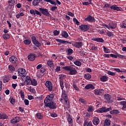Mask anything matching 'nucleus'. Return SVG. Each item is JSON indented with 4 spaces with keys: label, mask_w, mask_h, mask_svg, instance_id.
<instances>
[{
    "label": "nucleus",
    "mask_w": 126,
    "mask_h": 126,
    "mask_svg": "<svg viewBox=\"0 0 126 126\" xmlns=\"http://www.w3.org/2000/svg\"><path fill=\"white\" fill-rule=\"evenodd\" d=\"M50 116L52 118H57V117H58V114H57V113L53 112V113H51Z\"/></svg>",
    "instance_id": "13d9d810"
},
{
    "label": "nucleus",
    "mask_w": 126,
    "mask_h": 126,
    "mask_svg": "<svg viewBox=\"0 0 126 126\" xmlns=\"http://www.w3.org/2000/svg\"><path fill=\"white\" fill-rule=\"evenodd\" d=\"M108 26L111 28V29H115L117 27V24L114 22H110L108 24Z\"/></svg>",
    "instance_id": "393cba45"
},
{
    "label": "nucleus",
    "mask_w": 126,
    "mask_h": 126,
    "mask_svg": "<svg viewBox=\"0 0 126 126\" xmlns=\"http://www.w3.org/2000/svg\"><path fill=\"white\" fill-rule=\"evenodd\" d=\"M66 53L67 56H71L73 54V50L71 48L67 49Z\"/></svg>",
    "instance_id": "c85d7f7f"
},
{
    "label": "nucleus",
    "mask_w": 126,
    "mask_h": 126,
    "mask_svg": "<svg viewBox=\"0 0 126 126\" xmlns=\"http://www.w3.org/2000/svg\"><path fill=\"white\" fill-rule=\"evenodd\" d=\"M88 112H89L90 113H91L92 112H93L94 111V107L91 105H89L88 107V108L87 109Z\"/></svg>",
    "instance_id": "e433bc0d"
},
{
    "label": "nucleus",
    "mask_w": 126,
    "mask_h": 126,
    "mask_svg": "<svg viewBox=\"0 0 126 126\" xmlns=\"http://www.w3.org/2000/svg\"><path fill=\"white\" fill-rule=\"evenodd\" d=\"M79 28L82 32H86L88 31L89 30V28H90L89 26L87 25H81L79 26Z\"/></svg>",
    "instance_id": "1a4fd4ad"
},
{
    "label": "nucleus",
    "mask_w": 126,
    "mask_h": 126,
    "mask_svg": "<svg viewBox=\"0 0 126 126\" xmlns=\"http://www.w3.org/2000/svg\"><path fill=\"white\" fill-rule=\"evenodd\" d=\"M39 15L40 16H42V14L39 11L37 10H35V15Z\"/></svg>",
    "instance_id": "052dcab7"
},
{
    "label": "nucleus",
    "mask_w": 126,
    "mask_h": 126,
    "mask_svg": "<svg viewBox=\"0 0 126 126\" xmlns=\"http://www.w3.org/2000/svg\"><path fill=\"white\" fill-rule=\"evenodd\" d=\"M92 41H95V42H98V43H103L104 40L102 38L100 37H94L92 38Z\"/></svg>",
    "instance_id": "6ab92c4d"
},
{
    "label": "nucleus",
    "mask_w": 126,
    "mask_h": 126,
    "mask_svg": "<svg viewBox=\"0 0 126 126\" xmlns=\"http://www.w3.org/2000/svg\"><path fill=\"white\" fill-rule=\"evenodd\" d=\"M31 84L33 86H37V81L35 79H33L32 80Z\"/></svg>",
    "instance_id": "a19ab883"
},
{
    "label": "nucleus",
    "mask_w": 126,
    "mask_h": 126,
    "mask_svg": "<svg viewBox=\"0 0 126 126\" xmlns=\"http://www.w3.org/2000/svg\"><path fill=\"white\" fill-rule=\"evenodd\" d=\"M54 64V63H53V61H49L47 62V65L49 66H52Z\"/></svg>",
    "instance_id": "6e6d98bb"
},
{
    "label": "nucleus",
    "mask_w": 126,
    "mask_h": 126,
    "mask_svg": "<svg viewBox=\"0 0 126 126\" xmlns=\"http://www.w3.org/2000/svg\"><path fill=\"white\" fill-rule=\"evenodd\" d=\"M63 69L66 71H69L70 75H75L77 73V71L75 68L73 67V65L65 66L63 67Z\"/></svg>",
    "instance_id": "f257e3e1"
},
{
    "label": "nucleus",
    "mask_w": 126,
    "mask_h": 126,
    "mask_svg": "<svg viewBox=\"0 0 126 126\" xmlns=\"http://www.w3.org/2000/svg\"><path fill=\"white\" fill-rule=\"evenodd\" d=\"M44 104L45 107H48V108L51 109H55L57 107V103L55 102V101L45 102Z\"/></svg>",
    "instance_id": "f03ea898"
},
{
    "label": "nucleus",
    "mask_w": 126,
    "mask_h": 126,
    "mask_svg": "<svg viewBox=\"0 0 126 126\" xmlns=\"http://www.w3.org/2000/svg\"><path fill=\"white\" fill-rule=\"evenodd\" d=\"M56 41H57V42H59V43H61V44H69V45H71V42H68L66 40L56 39Z\"/></svg>",
    "instance_id": "5701e85b"
},
{
    "label": "nucleus",
    "mask_w": 126,
    "mask_h": 126,
    "mask_svg": "<svg viewBox=\"0 0 126 126\" xmlns=\"http://www.w3.org/2000/svg\"><path fill=\"white\" fill-rule=\"evenodd\" d=\"M9 81V77L8 76H5L3 79V83H6Z\"/></svg>",
    "instance_id": "de8ad7c7"
},
{
    "label": "nucleus",
    "mask_w": 126,
    "mask_h": 126,
    "mask_svg": "<svg viewBox=\"0 0 126 126\" xmlns=\"http://www.w3.org/2000/svg\"><path fill=\"white\" fill-rule=\"evenodd\" d=\"M100 123V120H99V118L96 117H94L93 120V124L94 126H98Z\"/></svg>",
    "instance_id": "dca6fc26"
},
{
    "label": "nucleus",
    "mask_w": 126,
    "mask_h": 126,
    "mask_svg": "<svg viewBox=\"0 0 126 126\" xmlns=\"http://www.w3.org/2000/svg\"><path fill=\"white\" fill-rule=\"evenodd\" d=\"M104 98L105 100H106V103H110L111 102V98L112 97L111 96V95L109 94H106L104 95Z\"/></svg>",
    "instance_id": "4be33fe9"
},
{
    "label": "nucleus",
    "mask_w": 126,
    "mask_h": 126,
    "mask_svg": "<svg viewBox=\"0 0 126 126\" xmlns=\"http://www.w3.org/2000/svg\"><path fill=\"white\" fill-rule=\"evenodd\" d=\"M113 69L115 71H117V72H121L122 73H125L126 72V69H124L122 68L120 69V68H114Z\"/></svg>",
    "instance_id": "bb28decb"
},
{
    "label": "nucleus",
    "mask_w": 126,
    "mask_h": 126,
    "mask_svg": "<svg viewBox=\"0 0 126 126\" xmlns=\"http://www.w3.org/2000/svg\"><path fill=\"white\" fill-rule=\"evenodd\" d=\"M55 71L57 72H59V71H61V66H57V68L55 69Z\"/></svg>",
    "instance_id": "69168bd1"
},
{
    "label": "nucleus",
    "mask_w": 126,
    "mask_h": 126,
    "mask_svg": "<svg viewBox=\"0 0 126 126\" xmlns=\"http://www.w3.org/2000/svg\"><path fill=\"white\" fill-rule=\"evenodd\" d=\"M66 58L69 61H72V60H73V57H72V56H71L70 55H69V56H67Z\"/></svg>",
    "instance_id": "338daca9"
},
{
    "label": "nucleus",
    "mask_w": 126,
    "mask_h": 126,
    "mask_svg": "<svg viewBox=\"0 0 126 126\" xmlns=\"http://www.w3.org/2000/svg\"><path fill=\"white\" fill-rule=\"evenodd\" d=\"M42 66L43 65H42V64H39L36 66V69H40V68H41Z\"/></svg>",
    "instance_id": "774afa93"
},
{
    "label": "nucleus",
    "mask_w": 126,
    "mask_h": 126,
    "mask_svg": "<svg viewBox=\"0 0 126 126\" xmlns=\"http://www.w3.org/2000/svg\"><path fill=\"white\" fill-rule=\"evenodd\" d=\"M84 77L87 80H89L91 79V75H90V74H84Z\"/></svg>",
    "instance_id": "72a5a7b5"
},
{
    "label": "nucleus",
    "mask_w": 126,
    "mask_h": 126,
    "mask_svg": "<svg viewBox=\"0 0 126 126\" xmlns=\"http://www.w3.org/2000/svg\"><path fill=\"white\" fill-rule=\"evenodd\" d=\"M39 10L41 12V13L43 14V15H45V16H50V15H51V14L49 12V10H48L47 9L39 8Z\"/></svg>",
    "instance_id": "6e6552de"
},
{
    "label": "nucleus",
    "mask_w": 126,
    "mask_h": 126,
    "mask_svg": "<svg viewBox=\"0 0 126 126\" xmlns=\"http://www.w3.org/2000/svg\"><path fill=\"white\" fill-rule=\"evenodd\" d=\"M1 119H3V120H5V119H7V116L5 114H1Z\"/></svg>",
    "instance_id": "e2e57ef3"
},
{
    "label": "nucleus",
    "mask_w": 126,
    "mask_h": 126,
    "mask_svg": "<svg viewBox=\"0 0 126 126\" xmlns=\"http://www.w3.org/2000/svg\"><path fill=\"white\" fill-rule=\"evenodd\" d=\"M21 118L18 116H16L11 120V124H16L19 122H20Z\"/></svg>",
    "instance_id": "4468645a"
},
{
    "label": "nucleus",
    "mask_w": 126,
    "mask_h": 126,
    "mask_svg": "<svg viewBox=\"0 0 126 126\" xmlns=\"http://www.w3.org/2000/svg\"><path fill=\"white\" fill-rule=\"evenodd\" d=\"M107 74H108V75H111V76H115V75H116V73L111 71H108Z\"/></svg>",
    "instance_id": "49530a36"
},
{
    "label": "nucleus",
    "mask_w": 126,
    "mask_h": 126,
    "mask_svg": "<svg viewBox=\"0 0 126 126\" xmlns=\"http://www.w3.org/2000/svg\"><path fill=\"white\" fill-rule=\"evenodd\" d=\"M36 117L37 118V119H38V120H42V119L44 118V116H43V115H42V113H37L36 114Z\"/></svg>",
    "instance_id": "7c9ffc66"
},
{
    "label": "nucleus",
    "mask_w": 126,
    "mask_h": 126,
    "mask_svg": "<svg viewBox=\"0 0 126 126\" xmlns=\"http://www.w3.org/2000/svg\"><path fill=\"white\" fill-rule=\"evenodd\" d=\"M116 55H117V57H118L120 59H124L125 58V55H122L118 53H116Z\"/></svg>",
    "instance_id": "bf43d9fd"
},
{
    "label": "nucleus",
    "mask_w": 126,
    "mask_h": 126,
    "mask_svg": "<svg viewBox=\"0 0 126 126\" xmlns=\"http://www.w3.org/2000/svg\"><path fill=\"white\" fill-rule=\"evenodd\" d=\"M32 41L33 45H34V46H36V47H37V48H40L41 45V43L39 42L37 40L36 36H33L32 37Z\"/></svg>",
    "instance_id": "0eeeda50"
},
{
    "label": "nucleus",
    "mask_w": 126,
    "mask_h": 126,
    "mask_svg": "<svg viewBox=\"0 0 126 126\" xmlns=\"http://www.w3.org/2000/svg\"><path fill=\"white\" fill-rule=\"evenodd\" d=\"M83 46V43L82 42H76L74 44V47L77 48L78 49H80Z\"/></svg>",
    "instance_id": "aec40b11"
},
{
    "label": "nucleus",
    "mask_w": 126,
    "mask_h": 126,
    "mask_svg": "<svg viewBox=\"0 0 126 126\" xmlns=\"http://www.w3.org/2000/svg\"><path fill=\"white\" fill-rule=\"evenodd\" d=\"M65 77V75L62 74L60 75L59 77V80L60 81H63V79H64V78Z\"/></svg>",
    "instance_id": "3c124183"
},
{
    "label": "nucleus",
    "mask_w": 126,
    "mask_h": 126,
    "mask_svg": "<svg viewBox=\"0 0 126 126\" xmlns=\"http://www.w3.org/2000/svg\"><path fill=\"white\" fill-rule=\"evenodd\" d=\"M88 124H89V122H88V120L86 119L84 121L83 126H87Z\"/></svg>",
    "instance_id": "0e129e2a"
},
{
    "label": "nucleus",
    "mask_w": 126,
    "mask_h": 126,
    "mask_svg": "<svg viewBox=\"0 0 126 126\" xmlns=\"http://www.w3.org/2000/svg\"><path fill=\"white\" fill-rule=\"evenodd\" d=\"M73 88L76 90V91H79V89L78 87H77V85L75 84V83H74L72 85Z\"/></svg>",
    "instance_id": "8fccbe9b"
},
{
    "label": "nucleus",
    "mask_w": 126,
    "mask_h": 126,
    "mask_svg": "<svg viewBox=\"0 0 126 126\" xmlns=\"http://www.w3.org/2000/svg\"><path fill=\"white\" fill-rule=\"evenodd\" d=\"M104 90L103 89H95L94 91V94L98 96H101Z\"/></svg>",
    "instance_id": "9d476101"
},
{
    "label": "nucleus",
    "mask_w": 126,
    "mask_h": 126,
    "mask_svg": "<svg viewBox=\"0 0 126 126\" xmlns=\"http://www.w3.org/2000/svg\"><path fill=\"white\" fill-rule=\"evenodd\" d=\"M8 68L11 72H13V71H15V68H14V66L12 65H9Z\"/></svg>",
    "instance_id": "4c0bfd02"
},
{
    "label": "nucleus",
    "mask_w": 126,
    "mask_h": 126,
    "mask_svg": "<svg viewBox=\"0 0 126 126\" xmlns=\"http://www.w3.org/2000/svg\"><path fill=\"white\" fill-rule=\"evenodd\" d=\"M9 5H13L15 3V0H9L8 1Z\"/></svg>",
    "instance_id": "09e8293b"
},
{
    "label": "nucleus",
    "mask_w": 126,
    "mask_h": 126,
    "mask_svg": "<svg viewBox=\"0 0 126 126\" xmlns=\"http://www.w3.org/2000/svg\"><path fill=\"white\" fill-rule=\"evenodd\" d=\"M110 113L111 115H118V114H120V111L117 109H114L111 111Z\"/></svg>",
    "instance_id": "c756f323"
},
{
    "label": "nucleus",
    "mask_w": 126,
    "mask_h": 126,
    "mask_svg": "<svg viewBox=\"0 0 126 126\" xmlns=\"http://www.w3.org/2000/svg\"><path fill=\"white\" fill-rule=\"evenodd\" d=\"M74 63L75 64V65H77V66H81V62L79 61L76 60L75 62H74Z\"/></svg>",
    "instance_id": "58836bf2"
},
{
    "label": "nucleus",
    "mask_w": 126,
    "mask_h": 126,
    "mask_svg": "<svg viewBox=\"0 0 126 126\" xmlns=\"http://www.w3.org/2000/svg\"><path fill=\"white\" fill-rule=\"evenodd\" d=\"M67 121L68 122V125H70V126H72V124H73V120H72V116L70 115L69 113H67Z\"/></svg>",
    "instance_id": "ddd939ff"
},
{
    "label": "nucleus",
    "mask_w": 126,
    "mask_h": 126,
    "mask_svg": "<svg viewBox=\"0 0 126 126\" xmlns=\"http://www.w3.org/2000/svg\"><path fill=\"white\" fill-rule=\"evenodd\" d=\"M62 36L63 37V38H67V37H68V33L65 31H63L62 32Z\"/></svg>",
    "instance_id": "f704fd0d"
},
{
    "label": "nucleus",
    "mask_w": 126,
    "mask_h": 126,
    "mask_svg": "<svg viewBox=\"0 0 126 126\" xmlns=\"http://www.w3.org/2000/svg\"><path fill=\"white\" fill-rule=\"evenodd\" d=\"M9 61L12 63L15 64L17 62V58L14 56H12L9 58Z\"/></svg>",
    "instance_id": "2eb2a0df"
},
{
    "label": "nucleus",
    "mask_w": 126,
    "mask_h": 126,
    "mask_svg": "<svg viewBox=\"0 0 126 126\" xmlns=\"http://www.w3.org/2000/svg\"><path fill=\"white\" fill-rule=\"evenodd\" d=\"M110 9L113 10H116V11H123V8L121 7H118L117 5H113L110 6Z\"/></svg>",
    "instance_id": "f8f14e48"
},
{
    "label": "nucleus",
    "mask_w": 126,
    "mask_h": 126,
    "mask_svg": "<svg viewBox=\"0 0 126 126\" xmlns=\"http://www.w3.org/2000/svg\"><path fill=\"white\" fill-rule=\"evenodd\" d=\"M40 0H34L32 2V3L34 6L38 5V4L40 3Z\"/></svg>",
    "instance_id": "ea45409f"
},
{
    "label": "nucleus",
    "mask_w": 126,
    "mask_h": 126,
    "mask_svg": "<svg viewBox=\"0 0 126 126\" xmlns=\"http://www.w3.org/2000/svg\"><path fill=\"white\" fill-rule=\"evenodd\" d=\"M20 94H21V97L22 99H23L24 97H25V95L24 94V92L22 90L20 91Z\"/></svg>",
    "instance_id": "864d4df0"
},
{
    "label": "nucleus",
    "mask_w": 126,
    "mask_h": 126,
    "mask_svg": "<svg viewBox=\"0 0 126 126\" xmlns=\"http://www.w3.org/2000/svg\"><path fill=\"white\" fill-rule=\"evenodd\" d=\"M2 38L4 40H7L10 38V35L7 33H4L2 34Z\"/></svg>",
    "instance_id": "2f4dec72"
},
{
    "label": "nucleus",
    "mask_w": 126,
    "mask_h": 126,
    "mask_svg": "<svg viewBox=\"0 0 126 126\" xmlns=\"http://www.w3.org/2000/svg\"><path fill=\"white\" fill-rule=\"evenodd\" d=\"M30 13L32 14V15H34V16H35V10H34V9L30 10Z\"/></svg>",
    "instance_id": "680f3d73"
},
{
    "label": "nucleus",
    "mask_w": 126,
    "mask_h": 126,
    "mask_svg": "<svg viewBox=\"0 0 126 126\" xmlns=\"http://www.w3.org/2000/svg\"><path fill=\"white\" fill-rule=\"evenodd\" d=\"M35 58H36V56L35 55V54L32 53L28 56V60H29L32 62H33V61H34Z\"/></svg>",
    "instance_id": "412c9836"
},
{
    "label": "nucleus",
    "mask_w": 126,
    "mask_h": 126,
    "mask_svg": "<svg viewBox=\"0 0 126 126\" xmlns=\"http://www.w3.org/2000/svg\"><path fill=\"white\" fill-rule=\"evenodd\" d=\"M79 101L80 102V103H82V104H84V105L86 104V100L83 98H80L79 99Z\"/></svg>",
    "instance_id": "37998d69"
},
{
    "label": "nucleus",
    "mask_w": 126,
    "mask_h": 126,
    "mask_svg": "<svg viewBox=\"0 0 126 126\" xmlns=\"http://www.w3.org/2000/svg\"><path fill=\"white\" fill-rule=\"evenodd\" d=\"M120 105H122L123 106L122 108L123 109V110H126V101H121Z\"/></svg>",
    "instance_id": "c9c22d12"
},
{
    "label": "nucleus",
    "mask_w": 126,
    "mask_h": 126,
    "mask_svg": "<svg viewBox=\"0 0 126 126\" xmlns=\"http://www.w3.org/2000/svg\"><path fill=\"white\" fill-rule=\"evenodd\" d=\"M112 110V108L111 107L110 108H106V106L102 107L98 110H96V113H107V112H109V111H111Z\"/></svg>",
    "instance_id": "39448f33"
},
{
    "label": "nucleus",
    "mask_w": 126,
    "mask_h": 126,
    "mask_svg": "<svg viewBox=\"0 0 126 126\" xmlns=\"http://www.w3.org/2000/svg\"><path fill=\"white\" fill-rule=\"evenodd\" d=\"M103 51L106 54H109L110 53V49L107 48L106 46H103Z\"/></svg>",
    "instance_id": "a18cd8bd"
},
{
    "label": "nucleus",
    "mask_w": 126,
    "mask_h": 126,
    "mask_svg": "<svg viewBox=\"0 0 126 126\" xmlns=\"http://www.w3.org/2000/svg\"><path fill=\"white\" fill-rule=\"evenodd\" d=\"M85 89H86L87 90L92 89L93 90L95 89V86L92 84H88L85 87Z\"/></svg>",
    "instance_id": "b1692460"
},
{
    "label": "nucleus",
    "mask_w": 126,
    "mask_h": 126,
    "mask_svg": "<svg viewBox=\"0 0 126 126\" xmlns=\"http://www.w3.org/2000/svg\"><path fill=\"white\" fill-rule=\"evenodd\" d=\"M26 70L23 68H20L18 69V73L20 76H25Z\"/></svg>",
    "instance_id": "9b49d317"
},
{
    "label": "nucleus",
    "mask_w": 126,
    "mask_h": 126,
    "mask_svg": "<svg viewBox=\"0 0 126 126\" xmlns=\"http://www.w3.org/2000/svg\"><path fill=\"white\" fill-rule=\"evenodd\" d=\"M108 76H102L100 77V80L102 82H106V81H108Z\"/></svg>",
    "instance_id": "cd10ccee"
},
{
    "label": "nucleus",
    "mask_w": 126,
    "mask_h": 126,
    "mask_svg": "<svg viewBox=\"0 0 126 126\" xmlns=\"http://www.w3.org/2000/svg\"><path fill=\"white\" fill-rule=\"evenodd\" d=\"M86 21L88 22H95V18L92 17L91 15H89L86 19Z\"/></svg>",
    "instance_id": "f3484780"
},
{
    "label": "nucleus",
    "mask_w": 126,
    "mask_h": 126,
    "mask_svg": "<svg viewBox=\"0 0 126 126\" xmlns=\"http://www.w3.org/2000/svg\"><path fill=\"white\" fill-rule=\"evenodd\" d=\"M53 33H54V35L55 36H57V35L60 34V31L55 30V31L53 32Z\"/></svg>",
    "instance_id": "4d7b16f0"
},
{
    "label": "nucleus",
    "mask_w": 126,
    "mask_h": 126,
    "mask_svg": "<svg viewBox=\"0 0 126 126\" xmlns=\"http://www.w3.org/2000/svg\"><path fill=\"white\" fill-rule=\"evenodd\" d=\"M106 35L108 37H113V36H114V34H113L112 33V32H106Z\"/></svg>",
    "instance_id": "5fc2aeb1"
},
{
    "label": "nucleus",
    "mask_w": 126,
    "mask_h": 126,
    "mask_svg": "<svg viewBox=\"0 0 126 126\" xmlns=\"http://www.w3.org/2000/svg\"><path fill=\"white\" fill-rule=\"evenodd\" d=\"M25 82H27V85H31L32 80H31V77H30V76H26V78H25Z\"/></svg>",
    "instance_id": "a211bd4d"
},
{
    "label": "nucleus",
    "mask_w": 126,
    "mask_h": 126,
    "mask_svg": "<svg viewBox=\"0 0 126 126\" xmlns=\"http://www.w3.org/2000/svg\"><path fill=\"white\" fill-rule=\"evenodd\" d=\"M89 2H84L82 3L83 5H88L89 4H92V0H89Z\"/></svg>",
    "instance_id": "c03bdc74"
},
{
    "label": "nucleus",
    "mask_w": 126,
    "mask_h": 126,
    "mask_svg": "<svg viewBox=\"0 0 126 126\" xmlns=\"http://www.w3.org/2000/svg\"><path fill=\"white\" fill-rule=\"evenodd\" d=\"M61 98H63V99L64 100L66 105H69V101L68 100L67 94H66V92H65V90L62 91Z\"/></svg>",
    "instance_id": "7ed1b4c3"
},
{
    "label": "nucleus",
    "mask_w": 126,
    "mask_h": 126,
    "mask_svg": "<svg viewBox=\"0 0 126 126\" xmlns=\"http://www.w3.org/2000/svg\"><path fill=\"white\" fill-rule=\"evenodd\" d=\"M111 126V120L108 119H106L103 126Z\"/></svg>",
    "instance_id": "a878e982"
},
{
    "label": "nucleus",
    "mask_w": 126,
    "mask_h": 126,
    "mask_svg": "<svg viewBox=\"0 0 126 126\" xmlns=\"http://www.w3.org/2000/svg\"><path fill=\"white\" fill-rule=\"evenodd\" d=\"M23 43L25 44V45L28 46V45H30V44H31V40L29 39H25L23 41Z\"/></svg>",
    "instance_id": "473e14b6"
},
{
    "label": "nucleus",
    "mask_w": 126,
    "mask_h": 126,
    "mask_svg": "<svg viewBox=\"0 0 126 126\" xmlns=\"http://www.w3.org/2000/svg\"><path fill=\"white\" fill-rule=\"evenodd\" d=\"M45 85L49 92L53 91V83L51 81H47L45 83Z\"/></svg>",
    "instance_id": "423d86ee"
},
{
    "label": "nucleus",
    "mask_w": 126,
    "mask_h": 126,
    "mask_svg": "<svg viewBox=\"0 0 126 126\" xmlns=\"http://www.w3.org/2000/svg\"><path fill=\"white\" fill-rule=\"evenodd\" d=\"M60 84L62 90H63V88H64V85H63V81L60 80Z\"/></svg>",
    "instance_id": "79ce46f5"
},
{
    "label": "nucleus",
    "mask_w": 126,
    "mask_h": 126,
    "mask_svg": "<svg viewBox=\"0 0 126 126\" xmlns=\"http://www.w3.org/2000/svg\"><path fill=\"white\" fill-rule=\"evenodd\" d=\"M73 21H74V22H75V24L76 25H80V22H79V21H78V20H77V19H76V18H73Z\"/></svg>",
    "instance_id": "603ef678"
},
{
    "label": "nucleus",
    "mask_w": 126,
    "mask_h": 126,
    "mask_svg": "<svg viewBox=\"0 0 126 126\" xmlns=\"http://www.w3.org/2000/svg\"><path fill=\"white\" fill-rule=\"evenodd\" d=\"M55 94H51L48 95L44 100V103L53 101L55 98Z\"/></svg>",
    "instance_id": "20e7f679"
}]
</instances>
